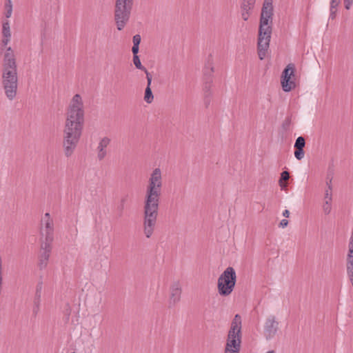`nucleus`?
<instances>
[{
	"instance_id": "obj_1",
	"label": "nucleus",
	"mask_w": 353,
	"mask_h": 353,
	"mask_svg": "<svg viewBox=\"0 0 353 353\" xmlns=\"http://www.w3.org/2000/svg\"><path fill=\"white\" fill-rule=\"evenodd\" d=\"M84 123V110L81 97L76 94L67 113L63 130V147L65 155H72L80 140Z\"/></svg>"
},
{
	"instance_id": "obj_2",
	"label": "nucleus",
	"mask_w": 353,
	"mask_h": 353,
	"mask_svg": "<svg viewBox=\"0 0 353 353\" xmlns=\"http://www.w3.org/2000/svg\"><path fill=\"white\" fill-rule=\"evenodd\" d=\"M161 186V170L155 168L149 179L143 206V230L147 238L152 236L157 223Z\"/></svg>"
},
{
	"instance_id": "obj_3",
	"label": "nucleus",
	"mask_w": 353,
	"mask_h": 353,
	"mask_svg": "<svg viewBox=\"0 0 353 353\" xmlns=\"http://www.w3.org/2000/svg\"><path fill=\"white\" fill-rule=\"evenodd\" d=\"M272 2V0H264L260 14L257 38V52L260 60L265 57L270 46L274 15Z\"/></svg>"
},
{
	"instance_id": "obj_4",
	"label": "nucleus",
	"mask_w": 353,
	"mask_h": 353,
	"mask_svg": "<svg viewBox=\"0 0 353 353\" xmlns=\"http://www.w3.org/2000/svg\"><path fill=\"white\" fill-rule=\"evenodd\" d=\"M1 79L5 94L12 101L17 93L18 76L15 55L11 47H8L3 54Z\"/></svg>"
},
{
	"instance_id": "obj_5",
	"label": "nucleus",
	"mask_w": 353,
	"mask_h": 353,
	"mask_svg": "<svg viewBox=\"0 0 353 353\" xmlns=\"http://www.w3.org/2000/svg\"><path fill=\"white\" fill-rule=\"evenodd\" d=\"M236 283V274L232 267H228L219 276L217 290L222 296H228L233 292Z\"/></svg>"
},
{
	"instance_id": "obj_6",
	"label": "nucleus",
	"mask_w": 353,
	"mask_h": 353,
	"mask_svg": "<svg viewBox=\"0 0 353 353\" xmlns=\"http://www.w3.org/2000/svg\"><path fill=\"white\" fill-rule=\"evenodd\" d=\"M133 6V0H116L114 21L118 30H122L128 22Z\"/></svg>"
},
{
	"instance_id": "obj_7",
	"label": "nucleus",
	"mask_w": 353,
	"mask_h": 353,
	"mask_svg": "<svg viewBox=\"0 0 353 353\" xmlns=\"http://www.w3.org/2000/svg\"><path fill=\"white\" fill-rule=\"evenodd\" d=\"M295 71L294 64L289 63L281 73V84L283 90L285 92H289L296 88V83L292 79L295 77Z\"/></svg>"
},
{
	"instance_id": "obj_8",
	"label": "nucleus",
	"mask_w": 353,
	"mask_h": 353,
	"mask_svg": "<svg viewBox=\"0 0 353 353\" xmlns=\"http://www.w3.org/2000/svg\"><path fill=\"white\" fill-rule=\"evenodd\" d=\"M52 243L49 242H44L41 239V248L39 254L38 268L40 270L45 269L49 261V258L52 252Z\"/></svg>"
},
{
	"instance_id": "obj_9",
	"label": "nucleus",
	"mask_w": 353,
	"mask_h": 353,
	"mask_svg": "<svg viewBox=\"0 0 353 353\" xmlns=\"http://www.w3.org/2000/svg\"><path fill=\"white\" fill-rule=\"evenodd\" d=\"M279 330V322L276 321L274 316H270L267 318L263 329L265 339L270 340L275 336Z\"/></svg>"
},
{
	"instance_id": "obj_10",
	"label": "nucleus",
	"mask_w": 353,
	"mask_h": 353,
	"mask_svg": "<svg viewBox=\"0 0 353 353\" xmlns=\"http://www.w3.org/2000/svg\"><path fill=\"white\" fill-rule=\"evenodd\" d=\"M241 339V317L236 314L231 323L228 339Z\"/></svg>"
},
{
	"instance_id": "obj_11",
	"label": "nucleus",
	"mask_w": 353,
	"mask_h": 353,
	"mask_svg": "<svg viewBox=\"0 0 353 353\" xmlns=\"http://www.w3.org/2000/svg\"><path fill=\"white\" fill-rule=\"evenodd\" d=\"M181 288L179 281L173 283L170 286L169 307H174L181 299Z\"/></svg>"
},
{
	"instance_id": "obj_12",
	"label": "nucleus",
	"mask_w": 353,
	"mask_h": 353,
	"mask_svg": "<svg viewBox=\"0 0 353 353\" xmlns=\"http://www.w3.org/2000/svg\"><path fill=\"white\" fill-rule=\"evenodd\" d=\"M241 339H228L224 353H239Z\"/></svg>"
},
{
	"instance_id": "obj_13",
	"label": "nucleus",
	"mask_w": 353,
	"mask_h": 353,
	"mask_svg": "<svg viewBox=\"0 0 353 353\" xmlns=\"http://www.w3.org/2000/svg\"><path fill=\"white\" fill-rule=\"evenodd\" d=\"M45 239L43 240L44 242L52 243L54 240V227L52 220H46L45 221Z\"/></svg>"
},
{
	"instance_id": "obj_14",
	"label": "nucleus",
	"mask_w": 353,
	"mask_h": 353,
	"mask_svg": "<svg viewBox=\"0 0 353 353\" xmlns=\"http://www.w3.org/2000/svg\"><path fill=\"white\" fill-rule=\"evenodd\" d=\"M214 73L213 59L212 54H210L208 57L203 69V81L207 80L209 77L212 79V74Z\"/></svg>"
},
{
	"instance_id": "obj_15",
	"label": "nucleus",
	"mask_w": 353,
	"mask_h": 353,
	"mask_svg": "<svg viewBox=\"0 0 353 353\" xmlns=\"http://www.w3.org/2000/svg\"><path fill=\"white\" fill-rule=\"evenodd\" d=\"M110 139L108 137H103L99 142L98 145V159L101 161L104 159L106 155V150L105 148L109 145Z\"/></svg>"
},
{
	"instance_id": "obj_16",
	"label": "nucleus",
	"mask_w": 353,
	"mask_h": 353,
	"mask_svg": "<svg viewBox=\"0 0 353 353\" xmlns=\"http://www.w3.org/2000/svg\"><path fill=\"white\" fill-rule=\"evenodd\" d=\"M347 274L349 280L353 286V257L351 259L347 258Z\"/></svg>"
},
{
	"instance_id": "obj_17",
	"label": "nucleus",
	"mask_w": 353,
	"mask_h": 353,
	"mask_svg": "<svg viewBox=\"0 0 353 353\" xmlns=\"http://www.w3.org/2000/svg\"><path fill=\"white\" fill-rule=\"evenodd\" d=\"M341 0H331L330 8V19H334L336 16V8L339 5Z\"/></svg>"
},
{
	"instance_id": "obj_18",
	"label": "nucleus",
	"mask_w": 353,
	"mask_h": 353,
	"mask_svg": "<svg viewBox=\"0 0 353 353\" xmlns=\"http://www.w3.org/2000/svg\"><path fill=\"white\" fill-rule=\"evenodd\" d=\"M255 2L256 0H242L241 10L252 11L254 7Z\"/></svg>"
},
{
	"instance_id": "obj_19",
	"label": "nucleus",
	"mask_w": 353,
	"mask_h": 353,
	"mask_svg": "<svg viewBox=\"0 0 353 353\" xmlns=\"http://www.w3.org/2000/svg\"><path fill=\"white\" fill-rule=\"evenodd\" d=\"M144 100L148 103H151L154 100V95L151 88L146 86L144 93Z\"/></svg>"
},
{
	"instance_id": "obj_20",
	"label": "nucleus",
	"mask_w": 353,
	"mask_h": 353,
	"mask_svg": "<svg viewBox=\"0 0 353 353\" xmlns=\"http://www.w3.org/2000/svg\"><path fill=\"white\" fill-rule=\"evenodd\" d=\"M2 34L3 37H11L10 23L7 20L3 22Z\"/></svg>"
},
{
	"instance_id": "obj_21",
	"label": "nucleus",
	"mask_w": 353,
	"mask_h": 353,
	"mask_svg": "<svg viewBox=\"0 0 353 353\" xmlns=\"http://www.w3.org/2000/svg\"><path fill=\"white\" fill-rule=\"evenodd\" d=\"M213 82V80L211 77H209L208 79H207V80H205L203 81V92H204V95H205V94H208L209 95H212V92L210 91V88H211V85H212V83Z\"/></svg>"
},
{
	"instance_id": "obj_22",
	"label": "nucleus",
	"mask_w": 353,
	"mask_h": 353,
	"mask_svg": "<svg viewBox=\"0 0 353 353\" xmlns=\"http://www.w3.org/2000/svg\"><path fill=\"white\" fill-rule=\"evenodd\" d=\"M334 175V170L331 167H329L327 174L326 176V185L330 190H332V181Z\"/></svg>"
},
{
	"instance_id": "obj_23",
	"label": "nucleus",
	"mask_w": 353,
	"mask_h": 353,
	"mask_svg": "<svg viewBox=\"0 0 353 353\" xmlns=\"http://www.w3.org/2000/svg\"><path fill=\"white\" fill-rule=\"evenodd\" d=\"M128 195L121 198L119 205L117 206L118 216L122 217L123 214V210L125 208V203L127 201Z\"/></svg>"
},
{
	"instance_id": "obj_24",
	"label": "nucleus",
	"mask_w": 353,
	"mask_h": 353,
	"mask_svg": "<svg viewBox=\"0 0 353 353\" xmlns=\"http://www.w3.org/2000/svg\"><path fill=\"white\" fill-rule=\"evenodd\" d=\"M290 178V172L288 171H283L281 174L280 179H279V185L281 189L286 188L287 185L283 183V181H287Z\"/></svg>"
},
{
	"instance_id": "obj_25",
	"label": "nucleus",
	"mask_w": 353,
	"mask_h": 353,
	"mask_svg": "<svg viewBox=\"0 0 353 353\" xmlns=\"http://www.w3.org/2000/svg\"><path fill=\"white\" fill-rule=\"evenodd\" d=\"M133 63H134L136 68H137L139 70H142L143 72L147 70L146 68L144 67L141 64V60H140V58H139V55L133 56Z\"/></svg>"
},
{
	"instance_id": "obj_26",
	"label": "nucleus",
	"mask_w": 353,
	"mask_h": 353,
	"mask_svg": "<svg viewBox=\"0 0 353 353\" xmlns=\"http://www.w3.org/2000/svg\"><path fill=\"white\" fill-rule=\"evenodd\" d=\"M305 146V139L303 137L300 136L295 141L294 148H304Z\"/></svg>"
},
{
	"instance_id": "obj_27",
	"label": "nucleus",
	"mask_w": 353,
	"mask_h": 353,
	"mask_svg": "<svg viewBox=\"0 0 353 353\" xmlns=\"http://www.w3.org/2000/svg\"><path fill=\"white\" fill-rule=\"evenodd\" d=\"M295 148L294 157H296V159L301 160L304 157V155H305L304 148Z\"/></svg>"
},
{
	"instance_id": "obj_28",
	"label": "nucleus",
	"mask_w": 353,
	"mask_h": 353,
	"mask_svg": "<svg viewBox=\"0 0 353 353\" xmlns=\"http://www.w3.org/2000/svg\"><path fill=\"white\" fill-rule=\"evenodd\" d=\"M292 119L291 116H289L285 118L284 121L282 123V128L284 131H288L290 129V126L291 125Z\"/></svg>"
},
{
	"instance_id": "obj_29",
	"label": "nucleus",
	"mask_w": 353,
	"mask_h": 353,
	"mask_svg": "<svg viewBox=\"0 0 353 353\" xmlns=\"http://www.w3.org/2000/svg\"><path fill=\"white\" fill-rule=\"evenodd\" d=\"M332 201H325L323 205V212L325 214H329L332 210L331 206Z\"/></svg>"
},
{
	"instance_id": "obj_30",
	"label": "nucleus",
	"mask_w": 353,
	"mask_h": 353,
	"mask_svg": "<svg viewBox=\"0 0 353 353\" xmlns=\"http://www.w3.org/2000/svg\"><path fill=\"white\" fill-rule=\"evenodd\" d=\"M145 73V75H146V79H147V86H149V88H151V84H152V75L150 72H149L147 70H145L144 72Z\"/></svg>"
},
{
	"instance_id": "obj_31",
	"label": "nucleus",
	"mask_w": 353,
	"mask_h": 353,
	"mask_svg": "<svg viewBox=\"0 0 353 353\" xmlns=\"http://www.w3.org/2000/svg\"><path fill=\"white\" fill-rule=\"evenodd\" d=\"M10 40V37H3V39L1 41V50H3L4 48H6V50L8 48H6V46L8 45Z\"/></svg>"
},
{
	"instance_id": "obj_32",
	"label": "nucleus",
	"mask_w": 353,
	"mask_h": 353,
	"mask_svg": "<svg viewBox=\"0 0 353 353\" xmlns=\"http://www.w3.org/2000/svg\"><path fill=\"white\" fill-rule=\"evenodd\" d=\"M252 11L249 10H241V17L244 21H248Z\"/></svg>"
},
{
	"instance_id": "obj_33",
	"label": "nucleus",
	"mask_w": 353,
	"mask_h": 353,
	"mask_svg": "<svg viewBox=\"0 0 353 353\" xmlns=\"http://www.w3.org/2000/svg\"><path fill=\"white\" fill-rule=\"evenodd\" d=\"M66 308L64 311V314H65V320L66 321H68L69 320V318H70V314H71V309H70V307L68 303L66 304Z\"/></svg>"
},
{
	"instance_id": "obj_34",
	"label": "nucleus",
	"mask_w": 353,
	"mask_h": 353,
	"mask_svg": "<svg viewBox=\"0 0 353 353\" xmlns=\"http://www.w3.org/2000/svg\"><path fill=\"white\" fill-rule=\"evenodd\" d=\"M141 41V37L139 34H135L132 38L133 45L139 46Z\"/></svg>"
},
{
	"instance_id": "obj_35",
	"label": "nucleus",
	"mask_w": 353,
	"mask_h": 353,
	"mask_svg": "<svg viewBox=\"0 0 353 353\" xmlns=\"http://www.w3.org/2000/svg\"><path fill=\"white\" fill-rule=\"evenodd\" d=\"M211 97L212 95H209L208 94L204 95V103L206 108H208L210 103Z\"/></svg>"
},
{
	"instance_id": "obj_36",
	"label": "nucleus",
	"mask_w": 353,
	"mask_h": 353,
	"mask_svg": "<svg viewBox=\"0 0 353 353\" xmlns=\"http://www.w3.org/2000/svg\"><path fill=\"white\" fill-rule=\"evenodd\" d=\"M325 201H332V190H330L328 188L325 190Z\"/></svg>"
},
{
	"instance_id": "obj_37",
	"label": "nucleus",
	"mask_w": 353,
	"mask_h": 353,
	"mask_svg": "<svg viewBox=\"0 0 353 353\" xmlns=\"http://www.w3.org/2000/svg\"><path fill=\"white\" fill-rule=\"evenodd\" d=\"M39 307H40V303H37V302H34V306H33V310H32V312H33V314L36 316L37 314V313L39 312Z\"/></svg>"
},
{
	"instance_id": "obj_38",
	"label": "nucleus",
	"mask_w": 353,
	"mask_h": 353,
	"mask_svg": "<svg viewBox=\"0 0 353 353\" xmlns=\"http://www.w3.org/2000/svg\"><path fill=\"white\" fill-rule=\"evenodd\" d=\"M41 292L35 291L33 302L41 303Z\"/></svg>"
},
{
	"instance_id": "obj_39",
	"label": "nucleus",
	"mask_w": 353,
	"mask_h": 353,
	"mask_svg": "<svg viewBox=\"0 0 353 353\" xmlns=\"http://www.w3.org/2000/svg\"><path fill=\"white\" fill-rule=\"evenodd\" d=\"M42 290H43V281H42V279H41V280L39 281V282L37 283V284L36 285L35 291H37V292H42Z\"/></svg>"
},
{
	"instance_id": "obj_40",
	"label": "nucleus",
	"mask_w": 353,
	"mask_h": 353,
	"mask_svg": "<svg viewBox=\"0 0 353 353\" xmlns=\"http://www.w3.org/2000/svg\"><path fill=\"white\" fill-rule=\"evenodd\" d=\"M353 3V0H344V6L346 10H350Z\"/></svg>"
},
{
	"instance_id": "obj_41",
	"label": "nucleus",
	"mask_w": 353,
	"mask_h": 353,
	"mask_svg": "<svg viewBox=\"0 0 353 353\" xmlns=\"http://www.w3.org/2000/svg\"><path fill=\"white\" fill-rule=\"evenodd\" d=\"M139 50V46L133 45V46L132 48V52L133 56L138 55Z\"/></svg>"
},
{
	"instance_id": "obj_42",
	"label": "nucleus",
	"mask_w": 353,
	"mask_h": 353,
	"mask_svg": "<svg viewBox=\"0 0 353 353\" xmlns=\"http://www.w3.org/2000/svg\"><path fill=\"white\" fill-rule=\"evenodd\" d=\"M5 9L12 10V3L11 0H6Z\"/></svg>"
},
{
	"instance_id": "obj_43",
	"label": "nucleus",
	"mask_w": 353,
	"mask_h": 353,
	"mask_svg": "<svg viewBox=\"0 0 353 353\" xmlns=\"http://www.w3.org/2000/svg\"><path fill=\"white\" fill-rule=\"evenodd\" d=\"M288 223H289V222L287 219H282L280 221L279 226L283 228L287 227Z\"/></svg>"
},
{
	"instance_id": "obj_44",
	"label": "nucleus",
	"mask_w": 353,
	"mask_h": 353,
	"mask_svg": "<svg viewBox=\"0 0 353 353\" xmlns=\"http://www.w3.org/2000/svg\"><path fill=\"white\" fill-rule=\"evenodd\" d=\"M12 10L6 9L5 16L6 18H10L12 15Z\"/></svg>"
},
{
	"instance_id": "obj_45",
	"label": "nucleus",
	"mask_w": 353,
	"mask_h": 353,
	"mask_svg": "<svg viewBox=\"0 0 353 353\" xmlns=\"http://www.w3.org/2000/svg\"><path fill=\"white\" fill-rule=\"evenodd\" d=\"M290 211L288 210H285L283 212V216H285V218H288L290 216Z\"/></svg>"
},
{
	"instance_id": "obj_46",
	"label": "nucleus",
	"mask_w": 353,
	"mask_h": 353,
	"mask_svg": "<svg viewBox=\"0 0 353 353\" xmlns=\"http://www.w3.org/2000/svg\"><path fill=\"white\" fill-rule=\"evenodd\" d=\"M43 220L46 221V220H52L50 217V214L48 212H46L44 215Z\"/></svg>"
},
{
	"instance_id": "obj_47",
	"label": "nucleus",
	"mask_w": 353,
	"mask_h": 353,
	"mask_svg": "<svg viewBox=\"0 0 353 353\" xmlns=\"http://www.w3.org/2000/svg\"><path fill=\"white\" fill-rule=\"evenodd\" d=\"M46 38V34L45 32H42L41 33V45H43V41Z\"/></svg>"
}]
</instances>
